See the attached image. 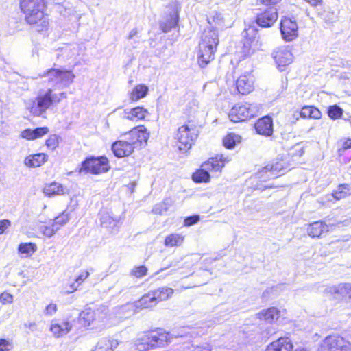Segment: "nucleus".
Returning a JSON list of instances; mask_svg holds the SVG:
<instances>
[{"label": "nucleus", "mask_w": 351, "mask_h": 351, "mask_svg": "<svg viewBox=\"0 0 351 351\" xmlns=\"http://www.w3.org/2000/svg\"><path fill=\"white\" fill-rule=\"evenodd\" d=\"M20 8L26 22L34 25L37 32H43L49 26V19L44 14L43 0H21Z\"/></svg>", "instance_id": "1"}, {"label": "nucleus", "mask_w": 351, "mask_h": 351, "mask_svg": "<svg viewBox=\"0 0 351 351\" xmlns=\"http://www.w3.org/2000/svg\"><path fill=\"white\" fill-rule=\"evenodd\" d=\"M218 43L219 38L217 31L211 29H205L199 44L198 62L200 66H205L214 59V54Z\"/></svg>", "instance_id": "2"}, {"label": "nucleus", "mask_w": 351, "mask_h": 351, "mask_svg": "<svg viewBox=\"0 0 351 351\" xmlns=\"http://www.w3.org/2000/svg\"><path fill=\"white\" fill-rule=\"evenodd\" d=\"M156 330H147L144 335L137 339L135 348L137 351H148L154 348L163 346L171 342L175 337L168 330L156 332Z\"/></svg>", "instance_id": "3"}, {"label": "nucleus", "mask_w": 351, "mask_h": 351, "mask_svg": "<svg viewBox=\"0 0 351 351\" xmlns=\"http://www.w3.org/2000/svg\"><path fill=\"white\" fill-rule=\"evenodd\" d=\"M229 161L230 159L223 155H217L214 158H210L202 165L200 169L196 171L193 174V180L197 183L209 182L210 177L209 172L221 171L225 163Z\"/></svg>", "instance_id": "4"}, {"label": "nucleus", "mask_w": 351, "mask_h": 351, "mask_svg": "<svg viewBox=\"0 0 351 351\" xmlns=\"http://www.w3.org/2000/svg\"><path fill=\"white\" fill-rule=\"evenodd\" d=\"M40 76L41 77H47L49 83L58 88L69 86L73 82L75 77V75L71 71L55 69H51L40 75Z\"/></svg>", "instance_id": "5"}, {"label": "nucleus", "mask_w": 351, "mask_h": 351, "mask_svg": "<svg viewBox=\"0 0 351 351\" xmlns=\"http://www.w3.org/2000/svg\"><path fill=\"white\" fill-rule=\"evenodd\" d=\"M197 135V130L195 125L188 124L182 125L178 129L176 133V145L180 151L186 152L191 149Z\"/></svg>", "instance_id": "6"}, {"label": "nucleus", "mask_w": 351, "mask_h": 351, "mask_svg": "<svg viewBox=\"0 0 351 351\" xmlns=\"http://www.w3.org/2000/svg\"><path fill=\"white\" fill-rule=\"evenodd\" d=\"M257 109L250 104H237L230 111L228 116L232 122L244 121L256 116Z\"/></svg>", "instance_id": "7"}, {"label": "nucleus", "mask_w": 351, "mask_h": 351, "mask_svg": "<svg viewBox=\"0 0 351 351\" xmlns=\"http://www.w3.org/2000/svg\"><path fill=\"white\" fill-rule=\"evenodd\" d=\"M108 159L104 157L100 158H93L85 160L82 165L80 172L83 171L90 172L94 174H99L105 173L108 171Z\"/></svg>", "instance_id": "8"}, {"label": "nucleus", "mask_w": 351, "mask_h": 351, "mask_svg": "<svg viewBox=\"0 0 351 351\" xmlns=\"http://www.w3.org/2000/svg\"><path fill=\"white\" fill-rule=\"evenodd\" d=\"M350 343L337 335L328 336L321 346L320 351H350Z\"/></svg>", "instance_id": "9"}, {"label": "nucleus", "mask_w": 351, "mask_h": 351, "mask_svg": "<svg viewBox=\"0 0 351 351\" xmlns=\"http://www.w3.org/2000/svg\"><path fill=\"white\" fill-rule=\"evenodd\" d=\"M51 89H48L45 94L40 95L32 101L28 107L30 112L34 116H41L52 104Z\"/></svg>", "instance_id": "10"}, {"label": "nucleus", "mask_w": 351, "mask_h": 351, "mask_svg": "<svg viewBox=\"0 0 351 351\" xmlns=\"http://www.w3.org/2000/svg\"><path fill=\"white\" fill-rule=\"evenodd\" d=\"M156 304V298L152 291L143 295L138 301L126 304L123 309L130 310L132 313H137L138 309L154 307Z\"/></svg>", "instance_id": "11"}, {"label": "nucleus", "mask_w": 351, "mask_h": 351, "mask_svg": "<svg viewBox=\"0 0 351 351\" xmlns=\"http://www.w3.org/2000/svg\"><path fill=\"white\" fill-rule=\"evenodd\" d=\"M272 56L278 69L284 71L285 67L293 62V54L286 47H279L274 50Z\"/></svg>", "instance_id": "12"}, {"label": "nucleus", "mask_w": 351, "mask_h": 351, "mask_svg": "<svg viewBox=\"0 0 351 351\" xmlns=\"http://www.w3.org/2000/svg\"><path fill=\"white\" fill-rule=\"evenodd\" d=\"M278 17L277 9L275 7L269 6L257 14L256 21L259 26L269 27L277 21Z\"/></svg>", "instance_id": "13"}, {"label": "nucleus", "mask_w": 351, "mask_h": 351, "mask_svg": "<svg viewBox=\"0 0 351 351\" xmlns=\"http://www.w3.org/2000/svg\"><path fill=\"white\" fill-rule=\"evenodd\" d=\"M280 32L286 41H292L298 36V25L289 18L282 19Z\"/></svg>", "instance_id": "14"}, {"label": "nucleus", "mask_w": 351, "mask_h": 351, "mask_svg": "<svg viewBox=\"0 0 351 351\" xmlns=\"http://www.w3.org/2000/svg\"><path fill=\"white\" fill-rule=\"evenodd\" d=\"M171 7L172 11L160 23V27L165 33L170 32L178 23L180 8L176 3H173Z\"/></svg>", "instance_id": "15"}, {"label": "nucleus", "mask_w": 351, "mask_h": 351, "mask_svg": "<svg viewBox=\"0 0 351 351\" xmlns=\"http://www.w3.org/2000/svg\"><path fill=\"white\" fill-rule=\"evenodd\" d=\"M293 347L290 338L281 337L269 343L265 351H293Z\"/></svg>", "instance_id": "16"}, {"label": "nucleus", "mask_w": 351, "mask_h": 351, "mask_svg": "<svg viewBox=\"0 0 351 351\" xmlns=\"http://www.w3.org/2000/svg\"><path fill=\"white\" fill-rule=\"evenodd\" d=\"M254 79L250 73L241 75L237 80L236 85L238 91L242 95H247L254 90Z\"/></svg>", "instance_id": "17"}, {"label": "nucleus", "mask_w": 351, "mask_h": 351, "mask_svg": "<svg viewBox=\"0 0 351 351\" xmlns=\"http://www.w3.org/2000/svg\"><path fill=\"white\" fill-rule=\"evenodd\" d=\"M112 150L117 157L122 158L132 154L134 148L125 139L114 142L112 145Z\"/></svg>", "instance_id": "18"}, {"label": "nucleus", "mask_w": 351, "mask_h": 351, "mask_svg": "<svg viewBox=\"0 0 351 351\" xmlns=\"http://www.w3.org/2000/svg\"><path fill=\"white\" fill-rule=\"evenodd\" d=\"M255 128L257 133L265 136H270L273 133V123L271 118L269 117H264L259 119L255 124Z\"/></svg>", "instance_id": "19"}, {"label": "nucleus", "mask_w": 351, "mask_h": 351, "mask_svg": "<svg viewBox=\"0 0 351 351\" xmlns=\"http://www.w3.org/2000/svg\"><path fill=\"white\" fill-rule=\"evenodd\" d=\"M350 287H351L348 283L327 287L324 289V293L326 296H333L334 298L338 299L341 297L348 295V291Z\"/></svg>", "instance_id": "20"}, {"label": "nucleus", "mask_w": 351, "mask_h": 351, "mask_svg": "<svg viewBox=\"0 0 351 351\" xmlns=\"http://www.w3.org/2000/svg\"><path fill=\"white\" fill-rule=\"evenodd\" d=\"M306 231L311 238H319L323 233L329 231V226L324 221H317L310 223Z\"/></svg>", "instance_id": "21"}, {"label": "nucleus", "mask_w": 351, "mask_h": 351, "mask_svg": "<svg viewBox=\"0 0 351 351\" xmlns=\"http://www.w3.org/2000/svg\"><path fill=\"white\" fill-rule=\"evenodd\" d=\"M280 313L281 311L277 308L270 307L261 311L259 313L256 314V317L257 319L271 324L279 318Z\"/></svg>", "instance_id": "22"}, {"label": "nucleus", "mask_w": 351, "mask_h": 351, "mask_svg": "<svg viewBox=\"0 0 351 351\" xmlns=\"http://www.w3.org/2000/svg\"><path fill=\"white\" fill-rule=\"evenodd\" d=\"M124 114L125 119L132 121H138L145 119L149 113L145 108L138 106L130 110H125Z\"/></svg>", "instance_id": "23"}, {"label": "nucleus", "mask_w": 351, "mask_h": 351, "mask_svg": "<svg viewBox=\"0 0 351 351\" xmlns=\"http://www.w3.org/2000/svg\"><path fill=\"white\" fill-rule=\"evenodd\" d=\"M49 132L47 127L38 128L34 130L26 129L21 132V136L27 140H34L43 136Z\"/></svg>", "instance_id": "24"}, {"label": "nucleus", "mask_w": 351, "mask_h": 351, "mask_svg": "<svg viewBox=\"0 0 351 351\" xmlns=\"http://www.w3.org/2000/svg\"><path fill=\"white\" fill-rule=\"evenodd\" d=\"M47 160V156L45 154L30 155L25 158L24 163L29 167H38L44 164Z\"/></svg>", "instance_id": "25"}, {"label": "nucleus", "mask_w": 351, "mask_h": 351, "mask_svg": "<svg viewBox=\"0 0 351 351\" xmlns=\"http://www.w3.org/2000/svg\"><path fill=\"white\" fill-rule=\"evenodd\" d=\"M61 56L66 60L75 59L80 53V47L77 44L66 45L60 49Z\"/></svg>", "instance_id": "26"}, {"label": "nucleus", "mask_w": 351, "mask_h": 351, "mask_svg": "<svg viewBox=\"0 0 351 351\" xmlns=\"http://www.w3.org/2000/svg\"><path fill=\"white\" fill-rule=\"evenodd\" d=\"M43 193L49 196L62 195L65 193L64 186L56 182L46 184L43 189Z\"/></svg>", "instance_id": "27"}, {"label": "nucleus", "mask_w": 351, "mask_h": 351, "mask_svg": "<svg viewBox=\"0 0 351 351\" xmlns=\"http://www.w3.org/2000/svg\"><path fill=\"white\" fill-rule=\"evenodd\" d=\"M118 344L117 340L104 338L97 343L95 351H113Z\"/></svg>", "instance_id": "28"}, {"label": "nucleus", "mask_w": 351, "mask_h": 351, "mask_svg": "<svg viewBox=\"0 0 351 351\" xmlns=\"http://www.w3.org/2000/svg\"><path fill=\"white\" fill-rule=\"evenodd\" d=\"M156 298L157 304L161 301H165L171 298L173 293V289L171 288L162 287L152 291Z\"/></svg>", "instance_id": "29"}, {"label": "nucleus", "mask_w": 351, "mask_h": 351, "mask_svg": "<svg viewBox=\"0 0 351 351\" xmlns=\"http://www.w3.org/2000/svg\"><path fill=\"white\" fill-rule=\"evenodd\" d=\"M118 219L112 216V215L106 210L101 213V225L106 228H112L117 226Z\"/></svg>", "instance_id": "30"}, {"label": "nucleus", "mask_w": 351, "mask_h": 351, "mask_svg": "<svg viewBox=\"0 0 351 351\" xmlns=\"http://www.w3.org/2000/svg\"><path fill=\"white\" fill-rule=\"evenodd\" d=\"M148 92V88L145 85H137L130 93V99L132 101H138L145 97Z\"/></svg>", "instance_id": "31"}, {"label": "nucleus", "mask_w": 351, "mask_h": 351, "mask_svg": "<svg viewBox=\"0 0 351 351\" xmlns=\"http://www.w3.org/2000/svg\"><path fill=\"white\" fill-rule=\"evenodd\" d=\"M184 237L180 234H171L165 239V245L168 247H173L180 245L184 241Z\"/></svg>", "instance_id": "32"}, {"label": "nucleus", "mask_w": 351, "mask_h": 351, "mask_svg": "<svg viewBox=\"0 0 351 351\" xmlns=\"http://www.w3.org/2000/svg\"><path fill=\"white\" fill-rule=\"evenodd\" d=\"M351 195V189L348 184H343L339 185L337 190L332 193V196L335 199L339 200L345 198L346 197Z\"/></svg>", "instance_id": "33"}, {"label": "nucleus", "mask_w": 351, "mask_h": 351, "mask_svg": "<svg viewBox=\"0 0 351 351\" xmlns=\"http://www.w3.org/2000/svg\"><path fill=\"white\" fill-rule=\"evenodd\" d=\"M300 116L303 118L318 119L321 117V112L317 108L313 106H304L300 111Z\"/></svg>", "instance_id": "34"}, {"label": "nucleus", "mask_w": 351, "mask_h": 351, "mask_svg": "<svg viewBox=\"0 0 351 351\" xmlns=\"http://www.w3.org/2000/svg\"><path fill=\"white\" fill-rule=\"evenodd\" d=\"M95 313L94 311L88 308L83 311L79 317V322L84 326H88L94 320Z\"/></svg>", "instance_id": "35"}, {"label": "nucleus", "mask_w": 351, "mask_h": 351, "mask_svg": "<svg viewBox=\"0 0 351 351\" xmlns=\"http://www.w3.org/2000/svg\"><path fill=\"white\" fill-rule=\"evenodd\" d=\"M137 133L138 128H134L132 130H131L128 134H125V140L128 141L134 148L140 146Z\"/></svg>", "instance_id": "36"}, {"label": "nucleus", "mask_w": 351, "mask_h": 351, "mask_svg": "<svg viewBox=\"0 0 351 351\" xmlns=\"http://www.w3.org/2000/svg\"><path fill=\"white\" fill-rule=\"evenodd\" d=\"M277 166L275 167L273 165H268L265 166L260 172V177L263 178L265 176L267 178H275L278 176Z\"/></svg>", "instance_id": "37"}, {"label": "nucleus", "mask_w": 351, "mask_h": 351, "mask_svg": "<svg viewBox=\"0 0 351 351\" xmlns=\"http://www.w3.org/2000/svg\"><path fill=\"white\" fill-rule=\"evenodd\" d=\"M240 136L234 134H230L226 136L223 140V145L228 149L234 147L237 142H239Z\"/></svg>", "instance_id": "38"}, {"label": "nucleus", "mask_w": 351, "mask_h": 351, "mask_svg": "<svg viewBox=\"0 0 351 351\" xmlns=\"http://www.w3.org/2000/svg\"><path fill=\"white\" fill-rule=\"evenodd\" d=\"M60 229V227L53 226V223L51 226L42 225L39 227V232L47 237H51L56 232Z\"/></svg>", "instance_id": "39"}, {"label": "nucleus", "mask_w": 351, "mask_h": 351, "mask_svg": "<svg viewBox=\"0 0 351 351\" xmlns=\"http://www.w3.org/2000/svg\"><path fill=\"white\" fill-rule=\"evenodd\" d=\"M36 245L32 243L21 244L19 246V252L28 256L36 251Z\"/></svg>", "instance_id": "40"}, {"label": "nucleus", "mask_w": 351, "mask_h": 351, "mask_svg": "<svg viewBox=\"0 0 351 351\" xmlns=\"http://www.w3.org/2000/svg\"><path fill=\"white\" fill-rule=\"evenodd\" d=\"M69 220V215L65 211L62 212L59 216L53 219V225L56 227H61L65 225Z\"/></svg>", "instance_id": "41"}, {"label": "nucleus", "mask_w": 351, "mask_h": 351, "mask_svg": "<svg viewBox=\"0 0 351 351\" xmlns=\"http://www.w3.org/2000/svg\"><path fill=\"white\" fill-rule=\"evenodd\" d=\"M136 128H138L137 135L140 145H141L143 143H146L149 137V134L147 132V129L144 126H138Z\"/></svg>", "instance_id": "42"}, {"label": "nucleus", "mask_w": 351, "mask_h": 351, "mask_svg": "<svg viewBox=\"0 0 351 351\" xmlns=\"http://www.w3.org/2000/svg\"><path fill=\"white\" fill-rule=\"evenodd\" d=\"M342 113H343L342 109L336 105L330 106L328 110V116L331 119H336L341 117V116L342 115Z\"/></svg>", "instance_id": "43"}, {"label": "nucleus", "mask_w": 351, "mask_h": 351, "mask_svg": "<svg viewBox=\"0 0 351 351\" xmlns=\"http://www.w3.org/2000/svg\"><path fill=\"white\" fill-rule=\"evenodd\" d=\"M46 145L52 150L55 149L58 145V136L56 134L50 135L46 141Z\"/></svg>", "instance_id": "44"}, {"label": "nucleus", "mask_w": 351, "mask_h": 351, "mask_svg": "<svg viewBox=\"0 0 351 351\" xmlns=\"http://www.w3.org/2000/svg\"><path fill=\"white\" fill-rule=\"evenodd\" d=\"M168 206H169L168 201H165L162 204L156 205L153 208V212L161 215L168 210Z\"/></svg>", "instance_id": "45"}, {"label": "nucleus", "mask_w": 351, "mask_h": 351, "mask_svg": "<svg viewBox=\"0 0 351 351\" xmlns=\"http://www.w3.org/2000/svg\"><path fill=\"white\" fill-rule=\"evenodd\" d=\"M147 271V269L146 267L139 266V267L134 268L132 270L131 274H132V275H133L137 278H141V277H143L146 275Z\"/></svg>", "instance_id": "46"}, {"label": "nucleus", "mask_w": 351, "mask_h": 351, "mask_svg": "<svg viewBox=\"0 0 351 351\" xmlns=\"http://www.w3.org/2000/svg\"><path fill=\"white\" fill-rule=\"evenodd\" d=\"M0 302L2 304H11L13 302V296L7 292H3L0 295Z\"/></svg>", "instance_id": "47"}, {"label": "nucleus", "mask_w": 351, "mask_h": 351, "mask_svg": "<svg viewBox=\"0 0 351 351\" xmlns=\"http://www.w3.org/2000/svg\"><path fill=\"white\" fill-rule=\"evenodd\" d=\"M199 221V215H193L191 217H188L184 219V225L186 226H192Z\"/></svg>", "instance_id": "48"}, {"label": "nucleus", "mask_w": 351, "mask_h": 351, "mask_svg": "<svg viewBox=\"0 0 351 351\" xmlns=\"http://www.w3.org/2000/svg\"><path fill=\"white\" fill-rule=\"evenodd\" d=\"M57 311V305L56 304H49L45 309V314L47 315H53Z\"/></svg>", "instance_id": "49"}, {"label": "nucleus", "mask_w": 351, "mask_h": 351, "mask_svg": "<svg viewBox=\"0 0 351 351\" xmlns=\"http://www.w3.org/2000/svg\"><path fill=\"white\" fill-rule=\"evenodd\" d=\"M11 226V222L8 219L0 221V234H3L5 230Z\"/></svg>", "instance_id": "50"}, {"label": "nucleus", "mask_w": 351, "mask_h": 351, "mask_svg": "<svg viewBox=\"0 0 351 351\" xmlns=\"http://www.w3.org/2000/svg\"><path fill=\"white\" fill-rule=\"evenodd\" d=\"M11 343L5 339H0V351H9Z\"/></svg>", "instance_id": "51"}, {"label": "nucleus", "mask_w": 351, "mask_h": 351, "mask_svg": "<svg viewBox=\"0 0 351 351\" xmlns=\"http://www.w3.org/2000/svg\"><path fill=\"white\" fill-rule=\"evenodd\" d=\"M90 274L87 271H84L82 274L75 279V282L80 285L88 276Z\"/></svg>", "instance_id": "52"}, {"label": "nucleus", "mask_w": 351, "mask_h": 351, "mask_svg": "<svg viewBox=\"0 0 351 351\" xmlns=\"http://www.w3.org/2000/svg\"><path fill=\"white\" fill-rule=\"evenodd\" d=\"M281 0H258L261 4L265 5H272L279 3Z\"/></svg>", "instance_id": "53"}, {"label": "nucleus", "mask_w": 351, "mask_h": 351, "mask_svg": "<svg viewBox=\"0 0 351 351\" xmlns=\"http://www.w3.org/2000/svg\"><path fill=\"white\" fill-rule=\"evenodd\" d=\"M78 284L75 281L70 285V289L66 291V293H71L76 291L78 289Z\"/></svg>", "instance_id": "54"}, {"label": "nucleus", "mask_w": 351, "mask_h": 351, "mask_svg": "<svg viewBox=\"0 0 351 351\" xmlns=\"http://www.w3.org/2000/svg\"><path fill=\"white\" fill-rule=\"evenodd\" d=\"M304 1L313 7L317 6L322 3V0H304Z\"/></svg>", "instance_id": "55"}, {"label": "nucleus", "mask_w": 351, "mask_h": 351, "mask_svg": "<svg viewBox=\"0 0 351 351\" xmlns=\"http://www.w3.org/2000/svg\"><path fill=\"white\" fill-rule=\"evenodd\" d=\"M125 305H123L120 308H119V311H120V313H125L126 314V316H130L132 315H134L135 313H132V311L130 310H127V309H123V308L125 306Z\"/></svg>", "instance_id": "56"}, {"label": "nucleus", "mask_w": 351, "mask_h": 351, "mask_svg": "<svg viewBox=\"0 0 351 351\" xmlns=\"http://www.w3.org/2000/svg\"><path fill=\"white\" fill-rule=\"evenodd\" d=\"M51 97H52V103L53 102H55V103H59L62 98L59 96V95H56V94H52L51 93Z\"/></svg>", "instance_id": "57"}, {"label": "nucleus", "mask_w": 351, "mask_h": 351, "mask_svg": "<svg viewBox=\"0 0 351 351\" xmlns=\"http://www.w3.org/2000/svg\"><path fill=\"white\" fill-rule=\"evenodd\" d=\"M194 351H211V349L206 346H197Z\"/></svg>", "instance_id": "58"}, {"label": "nucleus", "mask_w": 351, "mask_h": 351, "mask_svg": "<svg viewBox=\"0 0 351 351\" xmlns=\"http://www.w3.org/2000/svg\"><path fill=\"white\" fill-rule=\"evenodd\" d=\"M343 148L344 149L351 148V139H348L346 141L344 142L343 145Z\"/></svg>", "instance_id": "59"}, {"label": "nucleus", "mask_w": 351, "mask_h": 351, "mask_svg": "<svg viewBox=\"0 0 351 351\" xmlns=\"http://www.w3.org/2000/svg\"><path fill=\"white\" fill-rule=\"evenodd\" d=\"M137 34V30L136 29H133L132 30L130 31V34H129V38L131 39L132 37H134V36H136Z\"/></svg>", "instance_id": "60"}, {"label": "nucleus", "mask_w": 351, "mask_h": 351, "mask_svg": "<svg viewBox=\"0 0 351 351\" xmlns=\"http://www.w3.org/2000/svg\"><path fill=\"white\" fill-rule=\"evenodd\" d=\"M293 351H310V350L305 347H299Z\"/></svg>", "instance_id": "61"}, {"label": "nucleus", "mask_w": 351, "mask_h": 351, "mask_svg": "<svg viewBox=\"0 0 351 351\" xmlns=\"http://www.w3.org/2000/svg\"><path fill=\"white\" fill-rule=\"evenodd\" d=\"M59 96L62 98V99H66V93H61L59 94Z\"/></svg>", "instance_id": "62"}, {"label": "nucleus", "mask_w": 351, "mask_h": 351, "mask_svg": "<svg viewBox=\"0 0 351 351\" xmlns=\"http://www.w3.org/2000/svg\"><path fill=\"white\" fill-rule=\"evenodd\" d=\"M349 285L350 286V289H349L348 291V296L351 298V284H349Z\"/></svg>", "instance_id": "63"}, {"label": "nucleus", "mask_w": 351, "mask_h": 351, "mask_svg": "<svg viewBox=\"0 0 351 351\" xmlns=\"http://www.w3.org/2000/svg\"><path fill=\"white\" fill-rule=\"evenodd\" d=\"M217 19L221 16L220 14H217Z\"/></svg>", "instance_id": "64"}]
</instances>
